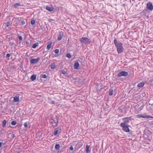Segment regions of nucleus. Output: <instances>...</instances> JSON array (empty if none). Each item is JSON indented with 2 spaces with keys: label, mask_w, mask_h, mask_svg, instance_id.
Segmentation results:
<instances>
[{
  "label": "nucleus",
  "mask_w": 153,
  "mask_h": 153,
  "mask_svg": "<svg viewBox=\"0 0 153 153\" xmlns=\"http://www.w3.org/2000/svg\"><path fill=\"white\" fill-rule=\"evenodd\" d=\"M114 42L115 45L117 48L118 53H122L123 50V47L122 44L119 41H117L116 39L114 40Z\"/></svg>",
  "instance_id": "1"
},
{
  "label": "nucleus",
  "mask_w": 153,
  "mask_h": 153,
  "mask_svg": "<svg viewBox=\"0 0 153 153\" xmlns=\"http://www.w3.org/2000/svg\"><path fill=\"white\" fill-rule=\"evenodd\" d=\"M59 119V117L57 115L55 116V118H54V119L51 118L50 120L49 121V123L52 125V126L53 128L56 127L58 126Z\"/></svg>",
  "instance_id": "2"
},
{
  "label": "nucleus",
  "mask_w": 153,
  "mask_h": 153,
  "mask_svg": "<svg viewBox=\"0 0 153 153\" xmlns=\"http://www.w3.org/2000/svg\"><path fill=\"white\" fill-rule=\"evenodd\" d=\"M79 40L85 44H90L91 42V40L86 37H82Z\"/></svg>",
  "instance_id": "3"
},
{
  "label": "nucleus",
  "mask_w": 153,
  "mask_h": 153,
  "mask_svg": "<svg viewBox=\"0 0 153 153\" xmlns=\"http://www.w3.org/2000/svg\"><path fill=\"white\" fill-rule=\"evenodd\" d=\"M131 117H124L122 118V120L123 121V123H121L120 125H128L129 123V120H131Z\"/></svg>",
  "instance_id": "4"
},
{
  "label": "nucleus",
  "mask_w": 153,
  "mask_h": 153,
  "mask_svg": "<svg viewBox=\"0 0 153 153\" xmlns=\"http://www.w3.org/2000/svg\"><path fill=\"white\" fill-rule=\"evenodd\" d=\"M128 75V73L127 72L125 71H122L117 74V76L118 77H121L123 76L126 77Z\"/></svg>",
  "instance_id": "5"
},
{
  "label": "nucleus",
  "mask_w": 153,
  "mask_h": 153,
  "mask_svg": "<svg viewBox=\"0 0 153 153\" xmlns=\"http://www.w3.org/2000/svg\"><path fill=\"white\" fill-rule=\"evenodd\" d=\"M121 127H122L123 130L125 132H129V127L130 126L128 125H120Z\"/></svg>",
  "instance_id": "6"
},
{
  "label": "nucleus",
  "mask_w": 153,
  "mask_h": 153,
  "mask_svg": "<svg viewBox=\"0 0 153 153\" xmlns=\"http://www.w3.org/2000/svg\"><path fill=\"white\" fill-rule=\"evenodd\" d=\"M146 8L150 11L153 10V5L152 2H149L147 4Z\"/></svg>",
  "instance_id": "7"
},
{
  "label": "nucleus",
  "mask_w": 153,
  "mask_h": 153,
  "mask_svg": "<svg viewBox=\"0 0 153 153\" xmlns=\"http://www.w3.org/2000/svg\"><path fill=\"white\" fill-rule=\"evenodd\" d=\"M61 132L60 128L58 127L56 128L54 131L53 134L54 136H56L58 134H60Z\"/></svg>",
  "instance_id": "8"
},
{
  "label": "nucleus",
  "mask_w": 153,
  "mask_h": 153,
  "mask_svg": "<svg viewBox=\"0 0 153 153\" xmlns=\"http://www.w3.org/2000/svg\"><path fill=\"white\" fill-rule=\"evenodd\" d=\"M137 116L139 117H142L144 118H152V117L151 116L147 115L146 114H139Z\"/></svg>",
  "instance_id": "9"
},
{
  "label": "nucleus",
  "mask_w": 153,
  "mask_h": 153,
  "mask_svg": "<svg viewBox=\"0 0 153 153\" xmlns=\"http://www.w3.org/2000/svg\"><path fill=\"white\" fill-rule=\"evenodd\" d=\"M40 60V58L39 57L37 58V59H33L30 60V62L32 64H35L37 63Z\"/></svg>",
  "instance_id": "10"
},
{
  "label": "nucleus",
  "mask_w": 153,
  "mask_h": 153,
  "mask_svg": "<svg viewBox=\"0 0 153 153\" xmlns=\"http://www.w3.org/2000/svg\"><path fill=\"white\" fill-rule=\"evenodd\" d=\"M63 32L62 31H61L59 32L58 35V40L59 41L61 40L63 38Z\"/></svg>",
  "instance_id": "11"
},
{
  "label": "nucleus",
  "mask_w": 153,
  "mask_h": 153,
  "mask_svg": "<svg viewBox=\"0 0 153 153\" xmlns=\"http://www.w3.org/2000/svg\"><path fill=\"white\" fill-rule=\"evenodd\" d=\"M19 100V97L18 95H16L13 97V102H18Z\"/></svg>",
  "instance_id": "12"
},
{
  "label": "nucleus",
  "mask_w": 153,
  "mask_h": 153,
  "mask_svg": "<svg viewBox=\"0 0 153 153\" xmlns=\"http://www.w3.org/2000/svg\"><path fill=\"white\" fill-rule=\"evenodd\" d=\"M149 13L148 9L146 8L143 10L141 13V15L143 16H145L146 14Z\"/></svg>",
  "instance_id": "13"
},
{
  "label": "nucleus",
  "mask_w": 153,
  "mask_h": 153,
  "mask_svg": "<svg viewBox=\"0 0 153 153\" xmlns=\"http://www.w3.org/2000/svg\"><path fill=\"white\" fill-rule=\"evenodd\" d=\"M46 9L49 11L51 12L53 11V10L54 8L53 7H51L48 6H46Z\"/></svg>",
  "instance_id": "14"
},
{
  "label": "nucleus",
  "mask_w": 153,
  "mask_h": 153,
  "mask_svg": "<svg viewBox=\"0 0 153 153\" xmlns=\"http://www.w3.org/2000/svg\"><path fill=\"white\" fill-rule=\"evenodd\" d=\"M79 65L78 62H76L74 64V68L75 69H79Z\"/></svg>",
  "instance_id": "15"
},
{
  "label": "nucleus",
  "mask_w": 153,
  "mask_h": 153,
  "mask_svg": "<svg viewBox=\"0 0 153 153\" xmlns=\"http://www.w3.org/2000/svg\"><path fill=\"white\" fill-rule=\"evenodd\" d=\"M145 83L144 82H140L137 85V87L139 88L143 87Z\"/></svg>",
  "instance_id": "16"
},
{
  "label": "nucleus",
  "mask_w": 153,
  "mask_h": 153,
  "mask_svg": "<svg viewBox=\"0 0 153 153\" xmlns=\"http://www.w3.org/2000/svg\"><path fill=\"white\" fill-rule=\"evenodd\" d=\"M36 74H33L30 77V79L32 81H34L36 78Z\"/></svg>",
  "instance_id": "17"
},
{
  "label": "nucleus",
  "mask_w": 153,
  "mask_h": 153,
  "mask_svg": "<svg viewBox=\"0 0 153 153\" xmlns=\"http://www.w3.org/2000/svg\"><path fill=\"white\" fill-rule=\"evenodd\" d=\"M52 44V42H49V43H48L47 46V48L48 49V50H49L51 48Z\"/></svg>",
  "instance_id": "18"
},
{
  "label": "nucleus",
  "mask_w": 153,
  "mask_h": 153,
  "mask_svg": "<svg viewBox=\"0 0 153 153\" xmlns=\"http://www.w3.org/2000/svg\"><path fill=\"white\" fill-rule=\"evenodd\" d=\"M9 138H10L11 139H13L15 137V135L12 133H9Z\"/></svg>",
  "instance_id": "19"
},
{
  "label": "nucleus",
  "mask_w": 153,
  "mask_h": 153,
  "mask_svg": "<svg viewBox=\"0 0 153 153\" xmlns=\"http://www.w3.org/2000/svg\"><path fill=\"white\" fill-rule=\"evenodd\" d=\"M12 34H11L10 35H6V38L8 39L9 41H10V40H11L12 38Z\"/></svg>",
  "instance_id": "20"
},
{
  "label": "nucleus",
  "mask_w": 153,
  "mask_h": 153,
  "mask_svg": "<svg viewBox=\"0 0 153 153\" xmlns=\"http://www.w3.org/2000/svg\"><path fill=\"white\" fill-rule=\"evenodd\" d=\"M21 6V4L19 3H15L13 5L14 7L15 8H17L19 7H20Z\"/></svg>",
  "instance_id": "21"
},
{
  "label": "nucleus",
  "mask_w": 153,
  "mask_h": 153,
  "mask_svg": "<svg viewBox=\"0 0 153 153\" xmlns=\"http://www.w3.org/2000/svg\"><path fill=\"white\" fill-rule=\"evenodd\" d=\"M61 72L63 74L66 76L68 74L67 73V71L65 69L62 70L61 71Z\"/></svg>",
  "instance_id": "22"
},
{
  "label": "nucleus",
  "mask_w": 153,
  "mask_h": 153,
  "mask_svg": "<svg viewBox=\"0 0 153 153\" xmlns=\"http://www.w3.org/2000/svg\"><path fill=\"white\" fill-rule=\"evenodd\" d=\"M7 121L6 120H4L2 121V126L4 128L5 126L7 123Z\"/></svg>",
  "instance_id": "23"
},
{
  "label": "nucleus",
  "mask_w": 153,
  "mask_h": 153,
  "mask_svg": "<svg viewBox=\"0 0 153 153\" xmlns=\"http://www.w3.org/2000/svg\"><path fill=\"white\" fill-rule=\"evenodd\" d=\"M31 43V41L30 40H29L26 42V44L27 47H29Z\"/></svg>",
  "instance_id": "24"
},
{
  "label": "nucleus",
  "mask_w": 153,
  "mask_h": 153,
  "mask_svg": "<svg viewBox=\"0 0 153 153\" xmlns=\"http://www.w3.org/2000/svg\"><path fill=\"white\" fill-rule=\"evenodd\" d=\"M113 90L112 88H110L108 91V94L109 95L111 96L113 95Z\"/></svg>",
  "instance_id": "25"
},
{
  "label": "nucleus",
  "mask_w": 153,
  "mask_h": 153,
  "mask_svg": "<svg viewBox=\"0 0 153 153\" xmlns=\"http://www.w3.org/2000/svg\"><path fill=\"white\" fill-rule=\"evenodd\" d=\"M90 146L86 145L85 147V152L86 153H88L89 151Z\"/></svg>",
  "instance_id": "26"
},
{
  "label": "nucleus",
  "mask_w": 153,
  "mask_h": 153,
  "mask_svg": "<svg viewBox=\"0 0 153 153\" xmlns=\"http://www.w3.org/2000/svg\"><path fill=\"white\" fill-rule=\"evenodd\" d=\"M39 44V43H38V42H37L35 43H34L32 46V47L33 48H36V47L37 46H38V45Z\"/></svg>",
  "instance_id": "27"
},
{
  "label": "nucleus",
  "mask_w": 153,
  "mask_h": 153,
  "mask_svg": "<svg viewBox=\"0 0 153 153\" xmlns=\"http://www.w3.org/2000/svg\"><path fill=\"white\" fill-rule=\"evenodd\" d=\"M60 147L59 144H56L55 146V148L56 150H58L60 149Z\"/></svg>",
  "instance_id": "28"
},
{
  "label": "nucleus",
  "mask_w": 153,
  "mask_h": 153,
  "mask_svg": "<svg viewBox=\"0 0 153 153\" xmlns=\"http://www.w3.org/2000/svg\"><path fill=\"white\" fill-rule=\"evenodd\" d=\"M55 64L54 63H52L51 65V69H53L55 68Z\"/></svg>",
  "instance_id": "29"
},
{
  "label": "nucleus",
  "mask_w": 153,
  "mask_h": 153,
  "mask_svg": "<svg viewBox=\"0 0 153 153\" xmlns=\"http://www.w3.org/2000/svg\"><path fill=\"white\" fill-rule=\"evenodd\" d=\"M10 53H8L7 54L6 58L8 60H9V58L10 57Z\"/></svg>",
  "instance_id": "30"
},
{
  "label": "nucleus",
  "mask_w": 153,
  "mask_h": 153,
  "mask_svg": "<svg viewBox=\"0 0 153 153\" xmlns=\"http://www.w3.org/2000/svg\"><path fill=\"white\" fill-rule=\"evenodd\" d=\"M41 78H47V76L46 74H42L40 76Z\"/></svg>",
  "instance_id": "31"
},
{
  "label": "nucleus",
  "mask_w": 153,
  "mask_h": 153,
  "mask_svg": "<svg viewBox=\"0 0 153 153\" xmlns=\"http://www.w3.org/2000/svg\"><path fill=\"white\" fill-rule=\"evenodd\" d=\"M66 57L69 59H70L71 58V55L69 53H67L66 54Z\"/></svg>",
  "instance_id": "32"
},
{
  "label": "nucleus",
  "mask_w": 153,
  "mask_h": 153,
  "mask_svg": "<svg viewBox=\"0 0 153 153\" xmlns=\"http://www.w3.org/2000/svg\"><path fill=\"white\" fill-rule=\"evenodd\" d=\"M16 121H13L11 122V124L13 125H15L16 124Z\"/></svg>",
  "instance_id": "33"
},
{
  "label": "nucleus",
  "mask_w": 153,
  "mask_h": 153,
  "mask_svg": "<svg viewBox=\"0 0 153 153\" xmlns=\"http://www.w3.org/2000/svg\"><path fill=\"white\" fill-rule=\"evenodd\" d=\"M5 24L6 25V27H8L11 25V24L9 22H8L6 23H5Z\"/></svg>",
  "instance_id": "34"
},
{
  "label": "nucleus",
  "mask_w": 153,
  "mask_h": 153,
  "mask_svg": "<svg viewBox=\"0 0 153 153\" xmlns=\"http://www.w3.org/2000/svg\"><path fill=\"white\" fill-rule=\"evenodd\" d=\"M19 39L20 40V42H21L23 38L22 36H18Z\"/></svg>",
  "instance_id": "35"
},
{
  "label": "nucleus",
  "mask_w": 153,
  "mask_h": 153,
  "mask_svg": "<svg viewBox=\"0 0 153 153\" xmlns=\"http://www.w3.org/2000/svg\"><path fill=\"white\" fill-rule=\"evenodd\" d=\"M35 23V21L34 20H31V24L32 25H33Z\"/></svg>",
  "instance_id": "36"
},
{
  "label": "nucleus",
  "mask_w": 153,
  "mask_h": 153,
  "mask_svg": "<svg viewBox=\"0 0 153 153\" xmlns=\"http://www.w3.org/2000/svg\"><path fill=\"white\" fill-rule=\"evenodd\" d=\"M54 52L55 53L58 54L59 52V50L58 49H56L55 50Z\"/></svg>",
  "instance_id": "37"
},
{
  "label": "nucleus",
  "mask_w": 153,
  "mask_h": 153,
  "mask_svg": "<svg viewBox=\"0 0 153 153\" xmlns=\"http://www.w3.org/2000/svg\"><path fill=\"white\" fill-rule=\"evenodd\" d=\"M24 125L25 128H27L28 126L27 122L25 123H24Z\"/></svg>",
  "instance_id": "38"
},
{
  "label": "nucleus",
  "mask_w": 153,
  "mask_h": 153,
  "mask_svg": "<svg viewBox=\"0 0 153 153\" xmlns=\"http://www.w3.org/2000/svg\"><path fill=\"white\" fill-rule=\"evenodd\" d=\"M21 23H22V24H21L20 25H25V21L24 20H23L21 22Z\"/></svg>",
  "instance_id": "39"
},
{
  "label": "nucleus",
  "mask_w": 153,
  "mask_h": 153,
  "mask_svg": "<svg viewBox=\"0 0 153 153\" xmlns=\"http://www.w3.org/2000/svg\"><path fill=\"white\" fill-rule=\"evenodd\" d=\"M4 131V129H2L0 130V135L2 134L3 133Z\"/></svg>",
  "instance_id": "40"
},
{
  "label": "nucleus",
  "mask_w": 153,
  "mask_h": 153,
  "mask_svg": "<svg viewBox=\"0 0 153 153\" xmlns=\"http://www.w3.org/2000/svg\"><path fill=\"white\" fill-rule=\"evenodd\" d=\"M14 42H10L9 43L10 45H13L14 44Z\"/></svg>",
  "instance_id": "41"
},
{
  "label": "nucleus",
  "mask_w": 153,
  "mask_h": 153,
  "mask_svg": "<svg viewBox=\"0 0 153 153\" xmlns=\"http://www.w3.org/2000/svg\"><path fill=\"white\" fill-rule=\"evenodd\" d=\"M74 149L73 147L72 146H71L70 148V149L71 150H73Z\"/></svg>",
  "instance_id": "42"
},
{
  "label": "nucleus",
  "mask_w": 153,
  "mask_h": 153,
  "mask_svg": "<svg viewBox=\"0 0 153 153\" xmlns=\"http://www.w3.org/2000/svg\"><path fill=\"white\" fill-rule=\"evenodd\" d=\"M129 132V134H132V132H133V131H130L129 130V132Z\"/></svg>",
  "instance_id": "43"
},
{
  "label": "nucleus",
  "mask_w": 153,
  "mask_h": 153,
  "mask_svg": "<svg viewBox=\"0 0 153 153\" xmlns=\"http://www.w3.org/2000/svg\"><path fill=\"white\" fill-rule=\"evenodd\" d=\"M51 102L52 104H55V102L53 101H51Z\"/></svg>",
  "instance_id": "44"
},
{
  "label": "nucleus",
  "mask_w": 153,
  "mask_h": 153,
  "mask_svg": "<svg viewBox=\"0 0 153 153\" xmlns=\"http://www.w3.org/2000/svg\"><path fill=\"white\" fill-rule=\"evenodd\" d=\"M3 143L2 142H0V147H1V146L3 145Z\"/></svg>",
  "instance_id": "45"
},
{
  "label": "nucleus",
  "mask_w": 153,
  "mask_h": 153,
  "mask_svg": "<svg viewBox=\"0 0 153 153\" xmlns=\"http://www.w3.org/2000/svg\"><path fill=\"white\" fill-rule=\"evenodd\" d=\"M49 21H53V20L52 19H51L49 20Z\"/></svg>",
  "instance_id": "46"
},
{
  "label": "nucleus",
  "mask_w": 153,
  "mask_h": 153,
  "mask_svg": "<svg viewBox=\"0 0 153 153\" xmlns=\"http://www.w3.org/2000/svg\"><path fill=\"white\" fill-rule=\"evenodd\" d=\"M47 52V51H44L43 53H46V52Z\"/></svg>",
  "instance_id": "47"
},
{
  "label": "nucleus",
  "mask_w": 153,
  "mask_h": 153,
  "mask_svg": "<svg viewBox=\"0 0 153 153\" xmlns=\"http://www.w3.org/2000/svg\"><path fill=\"white\" fill-rule=\"evenodd\" d=\"M51 56V55H50V56H49V57H50V56Z\"/></svg>",
  "instance_id": "48"
},
{
  "label": "nucleus",
  "mask_w": 153,
  "mask_h": 153,
  "mask_svg": "<svg viewBox=\"0 0 153 153\" xmlns=\"http://www.w3.org/2000/svg\"><path fill=\"white\" fill-rule=\"evenodd\" d=\"M152 105H153V104H152Z\"/></svg>",
  "instance_id": "49"
}]
</instances>
